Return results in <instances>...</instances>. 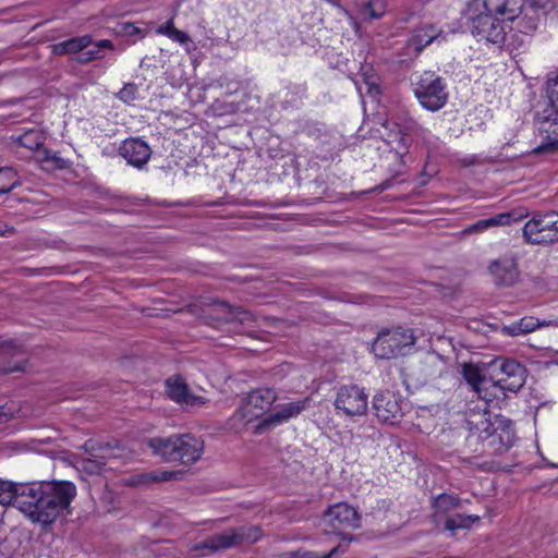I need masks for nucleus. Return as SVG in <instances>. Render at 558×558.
Returning <instances> with one entry per match:
<instances>
[{
	"label": "nucleus",
	"mask_w": 558,
	"mask_h": 558,
	"mask_svg": "<svg viewBox=\"0 0 558 558\" xmlns=\"http://www.w3.org/2000/svg\"><path fill=\"white\" fill-rule=\"evenodd\" d=\"M75 496L76 487L69 481L32 482L24 486L19 504L33 522L49 525L70 513Z\"/></svg>",
	"instance_id": "obj_1"
},
{
	"label": "nucleus",
	"mask_w": 558,
	"mask_h": 558,
	"mask_svg": "<svg viewBox=\"0 0 558 558\" xmlns=\"http://www.w3.org/2000/svg\"><path fill=\"white\" fill-rule=\"evenodd\" d=\"M465 423L469 429L468 446L478 453H502L513 444V430L510 425L495 416L485 407L483 410H471L466 414Z\"/></svg>",
	"instance_id": "obj_2"
},
{
	"label": "nucleus",
	"mask_w": 558,
	"mask_h": 558,
	"mask_svg": "<svg viewBox=\"0 0 558 558\" xmlns=\"http://www.w3.org/2000/svg\"><path fill=\"white\" fill-rule=\"evenodd\" d=\"M147 446L155 456L167 462L192 464L199 460L204 451V441L192 434L171 435L169 437H153L147 439Z\"/></svg>",
	"instance_id": "obj_3"
},
{
	"label": "nucleus",
	"mask_w": 558,
	"mask_h": 558,
	"mask_svg": "<svg viewBox=\"0 0 558 558\" xmlns=\"http://www.w3.org/2000/svg\"><path fill=\"white\" fill-rule=\"evenodd\" d=\"M480 1L469 3L464 11L465 17L472 22V34L480 40L499 44L509 40L512 45H521V29H517L509 23H500L492 13H477Z\"/></svg>",
	"instance_id": "obj_4"
},
{
	"label": "nucleus",
	"mask_w": 558,
	"mask_h": 558,
	"mask_svg": "<svg viewBox=\"0 0 558 558\" xmlns=\"http://www.w3.org/2000/svg\"><path fill=\"white\" fill-rule=\"evenodd\" d=\"M416 342L414 330L407 326L381 328L372 343V352L377 359L390 360L413 352Z\"/></svg>",
	"instance_id": "obj_5"
},
{
	"label": "nucleus",
	"mask_w": 558,
	"mask_h": 558,
	"mask_svg": "<svg viewBox=\"0 0 558 558\" xmlns=\"http://www.w3.org/2000/svg\"><path fill=\"white\" fill-rule=\"evenodd\" d=\"M533 131L539 143L531 148L532 155H550L558 151V109L538 104L533 110Z\"/></svg>",
	"instance_id": "obj_6"
},
{
	"label": "nucleus",
	"mask_w": 558,
	"mask_h": 558,
	"mask_svg": "<svg viewBox=\"0 0 558 558\" xmlns=\"http://www.w3.org/2000/svg\"><path fill=\"white\" fill-rule=\"evenodd\" d=\"M525 241L532 244H551L558 242V213L545 214L525 211Z\"/></svg>",
	"instance_id": "obj_7"
},
{
	"label": "nucleus",
	"mask_w": 558,
	"mask_h": 558,
	"mask_svg": "<svg viewBox=\"0 0 558 558\" xmlns=\"http://www.w3.org/2000/svg\"><path fill=\"white\" fill-rule=\"evenodd\" d=\"M414 94L420 104L429 111L441 109L448 99L446 86L434 72H424L414 84Z\"/></svg>",
	"instance_id": "obj_8"
},
{
	"label": "nucleus",
	"mask_w": 558,
	"mask_h": 558,
	"mask_svg": "<svg viewBox=\"0 0 558 558\" xmlns=\"http://www.w3.org/2000/svg\"><path fill=\"white\" fill-rule=\"evenodd\" d=\"M262 536V532L257 526H241L230 530L221 534H216L204 542L197 548L208 549L209 553H218L232 547L240 546L243 543H255Z\"/></svg>",
	"instance_id": "obj_9"
},
{
	"label": "nucleus",
	"mask_w": 558,
	"mask_h": 558,
	"mask_svg": "<svg viewBox=\"0 0 558 558\" xmlns=\"http://www.w3.org/2000/svg\"><path fill=\"white\" fill-rule=\"evenodd\" d=\"M416 123L413 120H386L383 123L380 136L390 145L400 158L409 151L412 145V133L415 131Z\"/></svg>",
	"instance_id": "obj_10"
},
{
	"label": "nucleus",
	"mask_w": 558,
	"mask_h": 558,
	"mask_svg": "<svg viewBox=\"0 0 558 558\" xmlns=\"http://www.w3.org/2000/svg\"><path fill=\"white\" fill-rule=\"evenodd\" d=\"M335 407L347 416H362L367 412L368 397L364 389L356 385L342 386L337 391Z\"/></svg>",
	"instance_id": "obj_11"
},
{
	"label": "nucleus",
	"mask_w": 558,
	"mask_h": 558,
	"mask_svg": "<svg viewBox=\"0 0 558 558\" xmlns=\"http://www.w3.org/2000/svg\"><path fill=\"white\" fill-rule=\"evenodd\" d=\"M277 393L270 388H258L244 399L238 414L247 422L260 417L276 401Z\"/></svg>",
	"instance_id": "obj_12"
},
{
	"label": "nucleus",
	"mask_w": 558,
	"mask_h": 558,
	"mask_svg": "<svg viewBox=\"0 0 558 558\" xmlns=\"http://www.w3.org/2000/svg\"><path fill=\"white\" fill-rule=\"evenodd\" d=\"M493 363L498 365L502 374V377L493 383V388L501 392H519L523 387V367L521 364L511 359H496Z\"/></svg>",
	"instance_id": "obj_13"
},
{
	"label": "nucleus",
	"mask_w": 558,
	"mask_h": 558,
	"mask_svg": "<svg viewBox=\"0 0 558 558\" xmlns=\"http://www.w3.org/2000/svg\"><path fill=\"white\" fill-rule=\"evenodd\" d=\"M401 398L389 391H380L374 396L373 410L377 418L384 423L396 424L403 415Z\"/></svg>",
	"instance_id": "obj_14"
},
{
	"label": "nucleus",
	"mask_w": 558,
	"mask_h": 558,
	"mask_svg": "<svg viewBox=\"0 0 558 558\" xmlns=\"http://www.w3.org/2000/svg\"><path fill=\"white\" fill-rule=\"evenodd\" d=\"M324 518L333 529H359L361 526L360 513L347 502L330 506L325 511Z\"/></svg>",
	"instance_id": "obj_15"
},
{
	"label": "nucleus",
	"mask_w": 558,
	"mask_h": 558,
	"mask_svg": "<svg viewBox=\"0 0 558 558\" xmlns=\"http://www.w3.org/2000/svg\"><path fill=\"white\" fill-rule=\"evenodd\" d=\"M462 376L471 387V390L475 392L480 399L488 402L496 397L495 393L488 392V389L493 388V383H495V380L483 375L477 365L473 363L463 364Z\"/></svg>",
	"instance_id": "obj_16"
},
{
	"label": "nucleus",
	"mask_w": 558,
	"mask_h": 558,
	"mask_svg": "<svg viewBox=\"0 0 558 558\" xmlns=\"http://www.w3.org/2000/svg\"><path fill=\"white\" fill-rule=\"evenodd\" d=\"M82 449L89 456L85 461L90 464L93 469L100 471L102 466L106 465L107 460L118 457L116 450L119 448L117 444L112 445L111 442L88 439L84 442Z\"/></svg>",
	"instance_id": "obj_17"
},
{
	"label": "nucleus",
	"mask_w": 558,
	"mask_h": 558,
	"mask_svg": "<svg viewBox=\"0 0 558 558\" xmlns=\"http://www.w3.org/2000/svg\"><path fill=\"white\" fill-rule=\"evenodd\" d=\"M169 397L177 403L186 407H202L207 400L190 391L185 380L181 376H172L166 380Z\"/></svg>",
	"instance_id": "obj_18"
},
{
	"label": "nucleus",
	"mask_w": 558,
	"mask_h": 558,
	"mask_svg": "<svg viewBox=\"0 0 558 558\" xmlns=\"http://www.w3.org/2000/svg\"><path fill=\"white\" fill-rule=\"evenodd\" d=\"M119 154L136 168H142L150 158V147L140 138H128L119 147Z\"/></svg>",
	"instance_id": "obj_19"
},
{
	"label": "nucleus",
	"mask_w": 558,
	"mask_h": 558,
	"mask_svg": "<svg viewBox=\"0 0 558 558\" xmlns=\"http://www.w3.org/2000/svg\"><path fill=\"white\" fill-rule=\"evenodd\" d=\"M308 407V398L298 400L284 404H280L276 408V411L265 417L259 427L268 428L282 424L292 417L298 416L303 410Z\"/></svg>",
	"instance_id": "obj_20"
},
{
	"label": "nucleus",
	"mask_w": 558,
	"mask_h": 558,
	"mask_svg": "<svg viewBox=\"0 0 558 558\" xmlns=\"http://www.w3.org/2000/svg\"><path fill=\"white\" fill-rule=\"evenodd\" d=\"M214 305L218 307L219 313L216 317H210L218 320L217 326L221 323L247 325L254 322V315L242 307H233L226 301L220 300L215 301Z\"/></svg>",
	"instance_id": "obj_21"
},
{
	"label": "nucleus",
	"mask_w": 558,
	"mask_h": 558,
	"mask_svg": "<svg viewBox=\"0 0 558 558\" xmlns=\"http://www.w3.org/2000/svg\"><path fill=\"white\" fill-rule=\"evenodd\" d=\"M489 270L499 286H512L520 276L518 263L513 258L495 260L490 264Z\"/></svg>",
	"instance_id": "obj_22"
},
{
	"label": "nucleus",
	"mask_w": 558,
	"mask_h": 558,
	"mask_svg": "<svg viewBox=\"0 0 558 558\" xmlns=\"http://www.w3.org/2000/svg\"><path fill=\"white\" fill-rule=\"evenodd\" d=\"M440 39H445L444 32L437 29L433 24H425L414 31L409 39V46L420 53L426 46Z\"/></svg>",
	"instance_id": "obj_23"
},
{
	"label": "nucleus",
	"mask_w": 558,
	"mask_h": 558,
	"mask_svg": "<svg viewBox=\"0 0 558 558\" xmlns=\"http://www.w3.org/2000/svg\"><path fill=\"white\" fill-rule=\"evenodd\" d=\"M549 5V0H525V17L529 19L525 23V34L527 31L537 29V23L546 16Z\"/></svg>",
	"instance_id": "obj_24"
},
{
	"label": "nucleus",
	"mask_w": 558,
	"mask_h": 558,
	"mask_svg": "<svg viewBox=\"0 0 558 558\" xmlns=\"http://www.w3.org/2000/svg\"><path fill=\"white\" fill-rule=\"evenodd\" d=\"M25 485H28V483L0 481V504L12 505L24 512V508L19 504V501Z\"/></svg>",
	"instance_id": "obj_25"
},
{
	"label": "nucleus",
	"mask_w": 558,
	"mask_h": 558,
	"mask_svg": "<svg viewBox=\"0 0 558 558\" xmlns=\"http://www.w3.org/2000/svg\"><path fill=\"white\" fill-rule=\"evenodd\" d=\"M90 44L92 37L89 35L73 37L53 45V52L56 54L77 53L87 48Z\"/></svg>",
	"instance_id": "obj_26"
},
{
	"label": "nucleus",
	"mask_w": 558,
	"mask_h": 558,
	"mask_svg": "<svg viewBox=\"0 0 558 558\" xmlns=\"http://www.w3.org/2000/svg\"><path fill=\"white\" fill-rule=\"evenodd\" d=\"M523 12V0H506L505 1V19L502 23H510L517 29H520V26L523 23V19H521V13Z\"/></svg>",
	"instance_id": "obj_27"
},
{
	"label": "nucleus",
	"mask_w": 558,
	"mask_h": 558,
	"mask_svg": "<svg viewBox=\"0 0 558 558\" xmlns=\"http://www.w3.org/2000/svg\"><path fill=\"white\" fill-rule=\"evenodd\" d=\"M21 184L17 172L13 168H0V195L11 192Z\"/></svg>",
	"instance_id": "obj_28"
},
{
	"label": "nucleus",
	"mask_w": 558,
	"mask_h": 558,
	"mask_svg": "<svg viewBox=\"0 0 558 558\" xmlns=\"http://www.w3.org/2000/svg\"><path fill=\"white\" fill-rule=\"evenodd\" d=\"M436 513H447L461 507V499L450 494L438 495L433 502Z\"/></svg>",
	"instance_id": "obj_29"
},
{
	"label": "nucleus",
	"mask_w": 558,
	"mask_h": 558,
	"mask_svg": "<svg viewBox=\"0 0 558 558\" xmlns=\"http://www.w3.org/2000/svg\"><path fill=\"white\" fill-rule=\"evenodd\" d=\"M480 521L478 515H464V514H452L446 519L445 527L451 532H454L459 529H469L475 522Z\"/></svg>",
	"instance_id": "obj_30"
},
{
	"label": "nucleus",
	"mask_w": 558,
	"mask_h": 558,
	"mask_svg": "<svg viewBox=\"0 0 558 558\" xmlns=\"http://www.w3.org/2000/svg\"><path fill=\"white\" fill-rule=\"evenodd\" d=\"M385 0H371L363 4L361 14L366 21L378 20L386 13Z\"/></svg>",
	"instance_id": "obj_31"
},
{
	"label": "nucleus",
	"mask_w": 558,
	"mask_h": 558,
	"mask_svg": "<svg viewBox=\"0 0 558 558\" xmlns=\"http://www.w3.org/2000/svg\"><path fill=\"white\" fill-rule=\"evenodd\" d=\"M523 219V214L518 210H511L498 214L494 217L487 218L489 228L509 226L512 222H519Z\"/></svg>",
	"instance_id": "obj_32"
},
{
	"label": "nucleus",
	"mask_w": 558,
	"mask_h": 558,
	"mask_svg": "<svg viewBox=\"0 0 558 558\" xmlns=\"http://www.w3.org/2000/svg\"><path fill=\"white\" fill-rule=\"evenodd\" d=\"M17 142L29 150H36L44 144V136L37 130H28L19 136Z\"/></svg>",
	"instance_id": "obj_33"
},
{
	"label": "nucleus",
	"mask_w": 558,
	"mask_h": 558,
	"mask_svg": "<svg viewBox=\"0 0 558 558\" xmlns=\"http://www.w3.org/2000/svg\"><path fill=\"white\" fill-rule=\"evenodd\" d=\"M348 548V545L343 546L339 544L338 546L330 549L327 554H319L317 551H301L298 553L299 558H332L337 556L338 554H343Z\"/></svg>",
	"instance_id": "obj_34"
},
{
	"label": "nucleus",
	"mask_w": 558,
	"mask_h": 558,
	"mask_svg": "<svg viewBox=\"0 0 558 558\" xmlns=\"http://www.w3.org/2000/svg\"><path fill=\"white\" fill-rule=\"evenodd\" d=\"M23 353L22 345L14 340L0 341V355H10L12 357Z\"/></svg>",
	"instance_id": "obj_35"
},
{
	"label": "nucleus",
	"mask_w": 558,
	"mask_h": 558,
	"mask_svg": "<svg viewBox=\"0 0 558 558\" xmlns=\"http://www.w3.org/2000/svg\"><path fill=\"white\" fill-rule=\"evenodd\" d=\"M543 104L558 109V75L547 82V99Z\"/></svg>",
	"instance_id": "obj_36"
},
{
	"label": "nucleus",
	"mask_w": 558,
	"mask_h": 558,
	"mask_svg": "<svg viewBox=\"0 0 558 558\" xmlns=\"http://www.w3.org/2000/svg\"><path fill=\"white\" fill-rule=\"evenodd\" d=\"M505 1L506 0H482L480 5L488 13L505 16Z\"/></svg>",
	"instance_id": "obj_37"
},
{
	"label": "nucleus",
	"mask_w": 558,
	"mask_h": 558,
	"mask_svg": "<svg viewBox=\"0 0 558 558\" xmlns=\"http://www.w3.org/2000/svg\"><path fill=\"white\" fill-rule=\"evenodd\" d=\"M175 477L174 472L169 471H154L147 474H143V482H167Z\"/></svg>",
	"instance_id": "obj_38"
},
{
	"label": "nucleus",
	"mask_w": 558,
	"mask_h": 558,
	"mask_svg": "<svg viewBox=\"0 0 558 558\" xmlns=\"http://www.w3.org/2000/svg\"><path fill=\"white\" fill-rule=\"evenodd\" d=\"M117 33L120 34V35L130 36V37L131 36H135V35H140V37H144L145 36V34H144L142 28H140V27H137L134 24L129 23V22H124V23L119 24Z\"/></svg>",
	"instance_id": "obj_39"
},
{
	"label": "nucleus",
	"mask_w": 558,
	"mask_h": 558,
	"mask_svg": "<svg viewBox=\"0 0 558 558\" xmlns=\"http://www.w3.org/2000/svg\"><path fill=\"white\" fill-rule=\"evenodd\" d=\"M137 87L133 83L125 84L124 87L118 93V97L126 102L130 104L136 98Z\"/></svg>",
	"instance_id": "obj_40"
},
{
	"label": "nucleus",
	"mask_w": 558,
	"mask_h": 558,
	"mask_svg": "<svg viewBox=\"0 0 558 558\" xmlns=\"http://www.w3.org/2000/svg\"><path fill=\"white\" fill-rule=\"evenodd\" d=\"M553 324L554 323L551 320L539 322V319L534 318V317H525V333H530V332L534 331L537 327L549 326Z\"/></svg>",
	"instance_id": "obj_41"
},
{
	"label": "nucleus",
	"mask_w": 558,
	"mask_h": 558,
	"mask_svg": "<svg viewBox=\"0 0 558 558\" xmlns=\"http://www.w3.org/2000/svg\"><path fill=\"white\" fill-rule=\"evenodd\" d=\"M489 229L488 220L482 219L476 221L475 223L469 226L463 230V233L471 234V233H481Z\"/></svg>",
	"instance_id": "obj_42"
},
{
	"label": "nucleus",
	"mask_w": 558,
	"mask_h": 558,
	"mask_svg": "<svg viewBox=\"0 0 558 558\" xmlns=\"http://www.w3.org/2000/svg\"><path fill=\"white\" fill-rule=\"evenodd\" d=\"M26 360L19 361L14 364L8 363L3 366L0 365V374H10L14 372H24Z\"/></svg>",
	"instance_id": "obj_43"
},
{
	"label": "nucleus",
	"mask_w": 558,
	"mask_h": 558,
	"mask_svg": "<svg viewBox=\"0 0 558 558\" xmlns=\"http://www.w3.org/2000/svg\"><path fill=\"white\" fill-rule=\"evenodd\" d=\"M99 58H100L99 49L96 48V49H90V50L83 52L80 56L78 61L85 63V62H89V61H93V60H96Z\"/></svg>",
	"instance_id": "obj_44"
},
{
	"label": "nucleus",
	"mask_w": 558,
	"mask_h": 558,
	"mask_svg": "<svg viewBox=\"0 0 558 558\" xmlns=\"http://www.w3.org/2000/svg\"><path fill=\"white\" fill-rule=\"evenodd\" d=\"M169 38L182 45L190 41L189 35L185 32L180 31L178 28L172 31V34L169 36Z\"/></svg>",
	"instance_id": "obj_45"
},
{
	"label": "nucleus",
	"mask_w": 558,
	"mask_h": 558,
	"mask_svg": "<svg viewBox=\"0 0 558 558\" xmlns=\"http://www.w3.org/2000/svg\"><path fill=\"white\" fill-rule=\"evenodd\" d=\"M174 29L175 27L173 24V19H170L163 25L157 28V33L169 37L172 34V31Z\"/></svg>",
	"instance_id": "obj_46"
},
{
	"label": "nucleus",
	"mask_w": 558,
	"mask_h": 558,
	"mask_svg": "<svg viewBox=\"0 0 558 558\" xmlns=\"http://www.w3.org/2000/svg\"><path fill=\"white\" fill-rule=\"evenodd\" d=\"M54 165L59 168V169H64L68 167V162L66 160H64L63 158L61 157H58V156H53L52 159H51Z\"/></svg>",
	"instance_id": "obj_47"
},
{
	"label": "nucleus",
	"mask_w": 558,
	"mask_h": 558,
	"mask_svg": "<svg viewBox=\"0 0 558 558\" xmlns=\"http://www.w3.org/2000/svg\"><path fill=\"white\" fill-rule=\"evenodd\" d=\"M478 163V159L476 156H470L462 159V165L465 167H470Z\"/></svg>",
	"instance_id": "obj_48"
},
{
	"label": "nucleus",
	"mask_w": 558,
	"mask_h": 558,
	"mask_svg": "<svg viewBox=\"0 0 558 558\" xmlns=\"http://www.w3.org/2000/svg\"><path fill=\"white\" fill-rule=\"evenodd\" d=\"M96 48L97 49H104V48H108V49H112L113 46H112V43L108 39H101L99 40L97 44H96Z\"/></svg>",
	"instance_id": "obj_49"
},
{
	"label": "nucleus",
	"mask_w": 558,
	"mask_h": 558,
	"mask_svg": "<svg viewBox=\"0 0 558 558\" xmlns=\"http://www.w3.org/2000/svg\"><path fill=\"white\" fill-rule=\"evenodd\" d=\"M522 322H523V319L520 320L518 326L507 327V329L509 330V333L510 335H519V333H521L523 331V329H521Z\"/></svg>",
	"instance_id": "obj_50"
},
{
	"label": "nucleus",
	"mask_w": 558,
	"mask_h": 558,
	"mask_svg": "<svg viewBox=\"0 0 558 558\" xmlns=\"http://www.w3.org/2000/svg\"><path fill=\"white\" fill-rule=\"evenodd\" d=\"M5 416L3 409L0 407V422H2V417Z\"/></svg>",
	"instance_id": "obj_51"
},
{
	"label": "nucleus",
	"mask_w": 558,
	"mask_h": 558,
	"mask_svg": "<svg viewBox=\"0 0 558 558\" xmlns=\"http://www.w3.org/2000/svg\"><path fill=\"white\" fill-rule=\"evenodd\" d=\"M529 344L531 347H534V348H537V349H545L546 348V345H534V344H531V343H529Z\"/></svg>",
	"instance_id": "obj_52"
},
{
	"label": "nucleus",
	"mask_w": 558,
	"mask_h": 558,
	"mask_svg": "<svg viewBox=\"0 0 558 558\" xmlns=\"http://www.w3.org/2000/svg\"><path fill=\"white\" fill-rule=\"evenodd\" d=\"M373 89H375V90H376V93L378 92V88H377V87H372V86H371V87H369V92H372Z\"/></svg>",
	"instance_id": "obj_53"
},
{
	"label": "nucleus",
	"mask_w": 558,
	"mask_h": 558,
	"mask_svg": "<svg viewBox=\"0 0 558 558\" xmlns=\"http://www.w3.org/2000/svg\"><path fill=\"white\" fill-rule=\"evenodd\" d=\"M341 10H342L347 15H349L348 10H345V9H343V8H341Z\"/></svg>",
	"instance_id": "obj_54"
}]
</instances>
